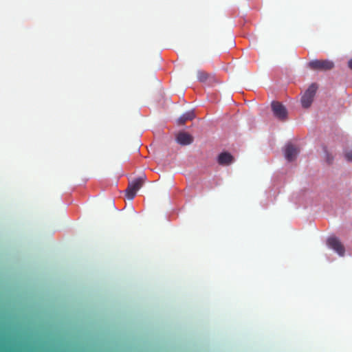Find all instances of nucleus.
I'll list each match as a JSON object with an SVG mask.
<instances>
[{
    "label": "nucleus",
    "mask_w": 352,
    "mask_h": 352,
    "mask_svg": "<svg viewBox=\"0 0 352 352\" xmlns=\"http://www.w3.org/2000/svg\"><path fill=\"white\" fill-rule=\"evenodd\" d=\"M308 66L312 70L327 72L334 67V63L329 60L315 59L310 61Z\"/></svg>",
    "instance_id": "2"
},
{
    "label": "nucleus",
    "mask_w": 352,
    "mask_h": 352,
    "mask_svg": "<svg viewBox=\"0 0 352 352\" xmlns=\"http://www.w3.org/2000/svg\"><path fill=\"white\" fill-rule=\"evenodd\" d=\"M328 247L333 250L339 256H343L345 253V248L338 238L330 236L327 240Z\"/></svg>",
    "instance_id": "4"
},
{
    "label": "nucleus",
    "mask_w": 352,
    "mask_h": 352,
    "mask_svg": "<svg viewBox=\"0 0 352 352\" xmlns=\"http://www.w3.org/2000/svg\"><path fill=\"white\" fill-rule=\"evenodd\" d=\"M326 157V161L328 164H330L333 162V157L327 151H326V157Z\"/></svg>",
    "instance_id": "12"
},
{
    "label": "nucleus",
    "mask_w": 352,
    "mask_h": 352,
    "mask_svg": "<svg viewBox=\"0 0 352 352\" xmlns=\"http://www.w3.org/2000/svg\"><path fill=\"white\" fill-rule=\"evenodd\" d=\"M194 117L193 111H188L179 118L178 123L179 124H184L186 121L192 120Z\"/></svg>",
    "instance_id": "9"
},
{
    "label": "nucleus",
    "mask_w": 352,
    "mask_h": 352,
    "mask_svg": "<svg viewBox=\"0 0 352 352\" xmlns=\"http://www.w3.org/2000/svg\"><path fill=\"white\" fill-rule=\"evenodd\" d=\"M299 149L292 144H287L285 149V157L289 162L294 161L299 153Z\"/></svg>",
    "instance_id": "6"
},
{
    "label": "nucleus",
    "mask_w": 352,
    "mask_h": 352,
    "mask_svg": "<svg viewBox=\"0 0 352 352\" xmlns=\"http://www.w3.org/2000/svg\"><path fill=\"white\" fill-rule=\"evenodd\" d=\"M234 44H235L234 41L232 38V37H231L228 41V47H232V46H234Z\"/></svg>",
    "instance_id": "13"
},
{
    "label": "nucleus",
    "mask_w": 352,
    "mask_h": 352,
    "mask_svg": "<svg viewBox=\"0 0 352 352\" xmlns=\"http://www.w3.org/2000/svg\"><path fill=\"white\" fill-rule=\"evenodd\" d=\"M177 142L182 146L189 145L193 142V137L186 132H179L176 137Z\"/></svg>",
    "instance_id": "7"
},
{
    "label": "nucleus",
    "mask_w": 352,
    "mask_h": 352,
    "mask_svg": "<svg viewBox=\"0 0 352 352\" xmlns=\"http://www.w3.org/2000/svg\"><path fill=\"white\" fill-rule=\"evenodd\" d=\"M234 157L228 152H221V165L228 166L234 162Z\"/></svg>",
    "instance_id": "8"
},
{
    "label": "nucleus",
    "mask_w": 352,
    "mask_h": 352,
    "mask_svg": "<svg viewBox=\"0 0 352 352\" xmlns=\"http://www.w3.org/2000/svg\"><path fill=\"white\" fill-rule=\"evenodd\" d=\"M197 78L199 81L204 82L208 78V74L202 71H199L197 72Z\"/></svg>",
    "instance_id": "10"
},
{
    "label": "nucleus",
    "mask_w": 352,
    "mask_h": 352,
    "mask_svg": "<svg viewBox=\"0 0 352 352\" xmlns=\"http://www.w3.org/2000/svg\"><path fill=\"white\" fill-rule=\"evenodd\" d=\"M217 160L219 163H220V154L217 156Z\"/></svg>",
    "instance_id": "15"
},
{
    "label": "nucleus",
    "mask_w": 352,
    "mask_h": 352,
    "mask_svg": "<svg viewBox=\"0 0 352 352\" xmlns=\"http://www.w3.org/2000/svg\"><path fill=\"white\" fill-rule=\"evenodd\" d=\"M348 67L352 69V58H351L349 61H348Z\"/></svg>",
    "instance_id": "14"
},
{
    "label": "nucleus",
    "mask_w": 352,
    "mask_h": 352,
    "mask_svg": "<svg viewBox=\"0 0 352 352\" xmlns=\"http://www.w3.org/2000/svg\"><path fill=\"white\" fill-rule=\"evenodd\" d=\"M272 109L274 116L279 120H285L287 116L286 108L279 102H272Z\"/></svg>",
    "instance_id": "5"
},
{
    "label": "nucleus",
    "mask_w": 352,
    "mask_h": 352,
    "mask_svg": "<svg viewBox=\"0 0 352 352\" xmlns=\"http://www.w3.org/2000/svg\"><path fill=\"white\" fill-rule=\"evenodd\" d=\"M317 89L318 85L316 83H312L305 91L301 98L302 106L304 108H309L311 106Z\"/></svg>",
    "instance_id": "3"
},
{
    "label": "nucleus",
    "mask_w": 352,
    "mask_h": 352,
    "mask_svg": "<svg viewBox=\"0 0 352 352\" xmlns=\"http://www.w3.org/2000/svg\"><path fill=\"white\" fill-rule=\"evenodd\" d=\"M344 157L347 161L352 162V151L345 152Z\"/></svg>",
    "instance_id": "11"
},
{
    "label": "nucleus",
    "mask_w": 352,
    "mask_h": 352,
    "mask_svg": "<svg viewBox=\"0 0 352 352\" xmlns=\"http://www.w3.org/2000/svg\"><path fill=\"white\" fill-rule=\"evenodd\" d=\"M145 180L146 176L143 175L129 183V186L125 190L129 199H133L135 197L137 191L143 186Z\"/></svg>",
    "instance_id": "1"
}]
</instances>
